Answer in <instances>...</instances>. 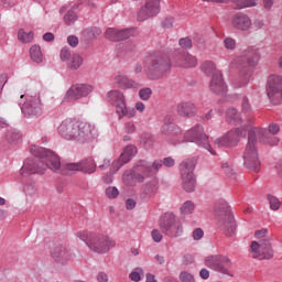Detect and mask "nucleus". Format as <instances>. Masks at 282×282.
Masks as SVG:
<instances>
[{
  "instance_id": "cd10ccee",
  "label": "nucleus",
  "mask_w": 282,
  "mask_h": 282,
  "mask_svg": "<svg viewBox=\"0 0 282 282\" xmlns=\"http://www.w3.org/2000/svg\"><path fill=\"white\" fill-rule=\"evenodd\" d=\"M239 63H245L243 67H257L259 63V53L256 50L248 48L243 55L239 57Z\"/></svg>"
},
{
  "instance_id": "f257e3e1",
  "label": "nucleus",
  "mask_w": 282,
  "mask_h": 282,
  "mask_svg": "<svg viewBox=\"0 0 282 282\" xmlns=\"http://www.w3.org/2000/svg\"><path fill=\"white\" fill-rule=\"evenodd\" d=\"M31 153L33 156L28 158L20 170V174L23 177L35 174L44 175L47 169L55 171V173H63L61 170V158L54 151L33 145Z\"/></svg>"
},
{
  "instance_id": "5fc2aeb1",
  "label": "nucleus",
  "mask_w": 282,
  "mask_h": 282,
  "mask_svg": "<svg viewBox=\"0 0 282 282\" xmlns=\"http://www.w3.org/2000/svg\"><path fill=\"white\" fill-rule=\"evenodd\" d=\"M59 58L63 62L69 61V58H72V52L69 51V47L65 46L62 48L59 53Z\"/></svg>"
},
{
  "instance_id": "20e7f679",
  "label": "nucleus",
  "mask_w": 282,
  "mask_h": 282,
  "mask_svg": "<svg viewBox=\"0 0 282 282\" xmlns=\"http://www.w3.org/2000/svg\"><path fill=\"white\" fill-rule=\"evenodd\" d=\"M171 58L161 52L152 53L145 62V74L149 80H162L171 72Z\"/></svg>"
},
{
  "instance_id": "c756f323",
  "label": "nucleus",
  "mask_w": 282,
  "mask_h": 282,
  "mask_svg": "<svg viewBox=\"0 0 282 282\" xmlns=\"http://www.w3.org/2000/svg\"><path fill=\"white\" fill-rule=\"evenodd\" d=\"M115 83L120 89H135L138 87V83L124 75L116 76Z\"/></svg>"
},
{
  "instance_id": "ea45409f",
  "label": "nucleus",
  "mask_w": 282,
  "mask_h": 282,
  "mask_svg": "<svg viewBox=\"0 0 282 282\" xmlns=\"http://www.w3.org/2000/svg\"><path fill=\"white\" fill-rule=\"evenodd\" d=\"M77 20L78 15L76 14V11H74V9H69L64 15V22L66 23V25H74Z\"/></svg>"
},
{
  "instance_id": "4c0bfd02",
  "label": "nucleus",
  "mask_w": 282,
  "mask_h": 282,
  "mask_svg": "<svg viewBox=\"0 0 282 282\" xmlns=\"http://www.w3.org/2000/svg\"><path fill=\"white\" fill-rule=\"evenodd\" d=\"M118 29L116 28H108L104 34L107 41H111L112 43H118Z\"/></svg>"
},
{
  "instance_id": "864d4df0",
  "label": "nucleus",
  "mask_w": 282,
  "mask_h": 282,
  "mask_svg": "<svg viewBox=\"0 0 282 282\" xmlns=\"http://www.w3.org/2000/svg\"><path fill=\"white\" fill-rule=\"evenodd\" d=\"M173 23H175V18H165L161 22V28H163V30H171Z\"/></svg>"
},
{
  "instance_id": "4d7b16f0",
  "label": "nucleus",
  "mask_w": 282,
  "mask_h": 282,
  "mask_svg": "<svg viewBox=\"0 0 282 282\" xmlns=\"http://www.w3.org/2000/svg\"><path fill=\"white\" fill-rule=\"evenodd\" d=\"M242 111L243 113H250V111H252V106H250V100H248V97L242 98Z\"/></svg>"
},
{
  "instance_id": "1a4fd4ad",
  "label": "nucleus",
  "mask_w": 282,
  "mask_h": 282,
  "mask_svg": "<svg viewBox=\"0 0 282 282\" xmlns=\"http://www.w3.org/2000/svg\"><path fill=\"white\" fill-rule=\"evenodd\" d=\"M254 129L252 126H247L243 128H236L228 131L225 135L215 140V144L217 147H225L226 149H232V147H237L239 142H241V138H246V133L248 137V130Z\"/></svg>"
},
{
  "instance_id": "de8ad7c7",
  "label": "nucleus",
  "mask_w": 282,
  "mask_h": 282,
  "mask_svg": "<svg viewBox=\"0 0 282 282\" xmlns=\"http://www.w3.org/2000/svg\"><path fill=\"white\" fill-rule=\"evenodd\" d=\"M117 115L119 116V120H122V118H124V116H127V118H134L135 110L133 108H131V109L127 108V105H126L123 112H117Z\"/></svg>"
},
{
  "instance_id": "6ab92c4d",
  "label": "nucleus",
  "mask_w": 282,
  "mask_h": 282,
  "mask_svg": "<svg viewBox=\"0 0 282 282\" xmlns=\"http://www.w3.org/2000/svg\"><path fill=\"white\" fill-rule=\"evenodd\" d=\"M160 14V0H145L144 7H142L138 14V21H147L151 17H158Z\"/></svg>"
},
{
  "instance_id": "0eeeda50",
  "label": "nucleus",
  "mask_w": 282,
  "mask_h": 282,
  "mask_svg": "<svg viewBox=\"0 0 282 282\" xmlns=\"http://www.w3.org/2000/svg\"><path fill=\"white\" fill-rule=\"evenodd\" d=\"M159 226L161 232H163V235H166V237L177 238L182 237V232H184L182 223L177 221V218L173 213H165L160 218Z\"/></svg>"
},
{
  "instance_id": "052dcab7",
  "label": "nucleus",
  "mask_w": 282,
  "mask_h": 282,
  "mask_svg": "<svg viewBox=\"0 0 282 282\" xmlns=\"http://www.w3.org/2000/svg\"><path fill=\"white\" fill-rule=\"evenodd\" d=\"M67 43L68 45H70V47H78V36L69 35L67 37Z\"/></svg>"
},
{
  "instance_id": "603ef678",
  "label": "nucleus",
  "mask_w": 282,
  "mask_h": 282,
  "mask_svg": "<svg viewBox=\"0 0 282 282\" xmlns=\"http://www.w3.org/2000/svg\"><path fill=\"white\" fill-rule=\"evenodd\" d=\"M224 46L226 50H235L237 47V41L232 37H226L224 40Z\"/></svg>"
},
{
  "instance_id": "dca6fc26",
  "label": "nucleus",
  "mask_w": 282,
  "mask_h": 282,
  "mask_svg": "<svg viewBox=\"0 0 282 282\" xmlns=\"http://www.w3.org/2000/svg\"><path fill=\"white\" fill-rule=\"evenodd\" d=\"M251 250L253 252V259L270 260L274 257V250H272V243L270 240H261L251 242Z\"/></svg>"
},
{
  "instance_id": "f03ea898",
  "label": "nucleus",
  "mask_w": 282,
  "mask_h": 282,
  "mask_svg": "<svg viewBox=\"0 0 282 282\" xmlns=\"http://www.w3.org/2000/svg\"><path fill=\"white\" fill-rule=\"evenodd\" d=\"M259 140L262 144H269L270 147H276L281 140L274 135H270L264 128H250L248 130V142L242 155L243 164L249 171L259 173L261 171V161H259V150H257V142Z\"/></svg>"
},
{
  "instance_id": "c9c22d12",
  "label": "nucleus",
  "mask_w": 282,
  "mask_h": 282,
  "mask_svg": "<svg viewBox=\"0 0 282 282\" xmlns=\"http://www.w3.org/2000/svg\"><path fill=\"white\" fill-rule=\"evenodd\" d=\"M202 70L207 75V76H212L213 78V75L214 74H217V72H220V70H217V66L210 62V61H207L205 62L203 65H202Z\"/></svg>"
},
{
  "instance_id": "f8f14e48",
  "label": "nucleus",
  "mask_w": 282,
  "mask_h": 282,
  "mask_svg": "<svg viewBox=\"0 0 282 282\" xmlns=\"http://www.w3.org/2000/svg\"><path fill=\"white\" fill-rule=\"evenodd\" d=\"M20 101L18 102L19 107H21V111L25 118H37V116L43 115V107L41 106V99L36 97H25V95H21ZM23 98L25 101L23 102Z\"/></svg>"
},
{
  "instance_id": "a878e982",
  "label": "nucleus",
  "mask_w": 282,
  "mask_h": 282,
  "mask_svg": "<svg viewBox=\"0 0 282 282\" xmlns=\"http://www.w3.org/2000/svg\"><path fill=\"white\" fill-rule=\"evenodd\" d=\"M139 164L135 166V170H130L127 171L123 175H122V180H123V184L126 186H137L138 183L142 184V182H144V180H147V174L142 173V171L138 170Z\"/></svg>"
},
{
  "instance_id": "f3484780",
  "label": "nucleus",
  "mask_w": 282,
  "mask_h": 282,
  "mask_svg": "<svg viewBox=\"0 0 282 282\" xmlns=\"http://www.w3.org/2000/svg\"><path fill=\"white\" fill-rule=\"evenodd\" d=\"M94 91V87L87 84H76L73 85L66 93L64 97V102H74L79 100V98H85V96H89Z\"/></svg>"
},
{
  "instance_id": "a18cd8bd",
  "label": "nucleus",
  "mask_w": 282,
  "mask_h": 282,
  "mask_svg": "<svg viewBox=\"0 0 282 282\" xmlns=\"http://www.w3.org/2000/svg\"><path fill=\"white\" fill-rule=\"evenodd\" d=\"M241 74L243 75V78L239 83L238 87H246V85H248V83H250V76H252V70H250L249 68H247L246 70L242 69Z\"/></svg>"
},
{
  "instance_id": "6e6552de",
  "label": "nucleus",
  "mask_w": 282,
  "mask_h": 282,
  "mask_svg": "<svg viewBox=\"0 0 282 282\" xmlns=\"http://www.w3.org/2000/svg\"><path fill=\"white\" fill-rule=\"evenodd\" d=\"M184 138L187 142H195L197 147L206 149L212 155H217V152L213 150L210 141L208 140L206 132H204V127L202 124H196L192 129L187 130Z\"/></svg>"
},
{
  "instance_id": "a211bd4d",
  "label": "nucleus",
  "mask_w": 282,
  "mask_h": 282,
  "mask_svg": "<svg viewBox=\"0 0 282 282\" xmlns=\"http://www.w3.org/2000/svg\"><path fill=\"white\" fill-rule=\"evenodd\" d=\"M161 133L164 135L165 140L171 144H180L182 142V129L175 123H164L161 127Z\"/></svg>"
},
{
  "instance_id": "79ce46f5",
  "label": "nucleus",
  "mask_w": 282,
  "mask_h": 282,
  "mask_svg": "<svg viewBox=\"0 0 282 282\" xmlns=\"http://www.w3.org/2000/svg\"><path fill=\"white\" fill-rule=\"evenodd\" d=\"M142 276H144V270H142V268H135V270L129 274L130 281L134 282L142 281Z\"/></svg>"
},
{
  "instance_id": "4468645a",
  "label": "nucleus",
  "mask_w": 282,
  "mask_h": 282,
  "mask_svg": "<svg viewBox=\"0 0 282 282\" xmlns=\"http://www.w3.org/2000/svg\"><path fill=\"white\" fill-rule=\"evenodd\" d=\"M205 265L215 272L220 274H229L230 268H232V261L226 256H209L205 258Z\"/></svg>"
},
{
  "instance_id": "2eb2a0df",
  "label": "nucleus",
  "mask_w": 282,
  "mask_h": 282,
  "mask_svg": "<svg viewBox=\"0 0 282 282\" xmlns=\"http://www.w3.org/2000/svg\"><path fill=\"white\" fill-rule=\"evenodd\" d=\"M96 161L93 158L84 159L77 163L61 164L62 174H65V171H79L80 173H85V175H91L96 173Z\"/></svg>"
},
{
  "instance_id": "412c9836",
  "label": "nucleus",
  "mask_w": 282,
  "mask_h": 282,
  "mask_svg": "<svg viewBox=\"0 0 282 282\" xmlns=\"http://www.w3.org/2000/svg\"><path fill=\"white\" fill-rule=\"evenodd\" d=\"M159 189L160 181H158V178H152L141 186L139 197L143 202H149V199H153V197L158 195Z\"/></svg>"
},
{
  "instance_id": "13d9d810",
  "label": "nucleus",
  "mask_w": 282,
  "mask_h": 282,
  "mask_svg": "<svg viewBox=\"0 0 282 282\" xmlns=\"http://www.w3.org/2000/svg\"><path fill=\"white\" fill-rule=\"evenodd\" d=\"M24 193L25 195H30V196L35 195L36 187L34 186V184L29 183L24 186Z\"/></svg>"
},
{
  "instance_id": "58836bf2",
  "label": "nucleus",
  "mask_w": 282,
  "mask_h": 282,
  "mask_svg": "<svg viewBox=\"0 0 282 282\" xmlns=\"http://www.w3.org/2000/svg\"><path fill=\"white\" fill-rule=\"evenodd\" d=\"M194 210H195V203H193L192 200H186L181 206V215H193Z\"/></svg>"
},
{
  "instance_id": "69168bd1",
  "label": "nucleus",
  "mask_w": 282,
  "mask_h": 282,
  "mask_svg": "<svg viewBox=\"0 0 282 282\" xmlns=\"http://www.w3.org/2000/svg\"><path fill=\"white\" fill-rule=\"evenodd\" d=\"M124 131H126V133H134L135 132V124H133L132 122L126 123Z\"/></svg>"
},
{
  "instance_id": "680f3d73",
  "label": "nucleus",
  "mask_w": 282,
  "mask_h": 282,
  "mask_svg": "<svg viewBox=\"0 0 282 282\" xmlns=\"http://www.w3.org/2000/svg\"><path fill=\"white\" fill-rule=\"evenodd\" d=\"M203 237H204V229L196 228L193 231V239H195V241H199V239H202Z\"/></svg>"
},
{
  "instance_id": "9d476101",
  "label": "nucleus",
  "mask_w": 282,
  "mask_h": 282,
  "mask_svg": "<svg viewBox=\"0 0 282 282\" xmlns=\"http://www.w3.org/2000/svg\"><path fill=\"white\" fill-rule=\"evenodd\" d=\"M162 166L173 169V166H175V159L167 156L163 160H155L152 163L149 161H140V165H138V171H141V173L147 175V177H152V175L158 174V171H160Z\"/></svg>"
},
{
  "instance_id": "393cba45",
  "label": "nucleus",
  "mask_w": 282,
  "mask_h": 282,
  "mask_svg": "<svg viewBox=\"0 0 282 282\" xmlns=\"http://www.w3.org/2000/svg\"><path fill=\"white\" fill-rule=\"evenodd\" d=\"M138 153V148L135 145H128L123 150V153L118 158L117 161L112 163L113 172L120 171L124 164H128V162H131V160L134 158V155Z\"/></svg>"
},
{
  "instance_id": "39448f33",
  "label": "nucleus",
  "mask_w": 282,
  "mask_h": 282,
  "mask_svg": "<svg viewBox=\"0 0 282 282\" xmlns=\"http://www.w3.org/2000/svg\"><path fill=\"white\" fill-rule=\"evenodd\" d=\"M76 237L85 241L86 246L97 254H107L111 248L116 247V241L105 235L93 234L89 231L77 232Z\"/></svg>"
},
{
  "instance_id": "3c124183",
  "label": "nucleus",
  "mask_w": 282,
  "mask_h": 282,
  "mask_svg": "<svg viewBox=\"0 0 282 282\" xmlns=\"http://www.w3.org/2000/svg\"><path fill=\"white\" fill-rule=\"evenodd\" d=\"M106 195L108 199H116L118 195H120V191H118V187H108L106 188Z\"/></svg>"
},
{
  "instance_id": "bf43d9fd",
  "label": "nucleus",
  "mask_w": 282,
  "mask_h": 282,
  "mask_svg": "<svg viewBox=\"0 0 282 282\" xmlns=\"http://www.w3.org/2000/svg\"><path fill=\"white\" fill-rule=\"evenodd\" d=\"M151 235L155 243H160V241H162L163 239V236L160 234V230L158 229H153Z\"/></svg>"
},
{
  "instance_id": "774afa93",
  "label": "nucleus",
  "mask_w": 282,
  "mask_h": 282,
  "mask_svg": "<svg viewBox=\"0 0 282 282\" xmlns=\"http://www.w3.org/2000/svg\"><path fill=\"white\" fill-rule=\"evenodd\" d=\"M97 281L98 282H109V276L105 272H100L97 275Z\"/></svg>"
},
{
  "instance_id": "4be33fe9",
  "label": "nucleus",
  "mask_w": 282,
  "mask_h": 282,
  "mask_svg": "<svg viewBox=\"0 0 282 282\" xmlns=\"http://www.w3.org/2000/svg\"><path fill=\"white\" fill-rule=\"evenodd\" d=\"M209 89L217 96H226V94H228V85H226V82H224V75L221 72H216L213 74L209 83Z\"/></svg>"
},
{
  "instance_id": "9b49d317",
  "label": "nucleus",
  "mask_w": 282,
  "mask_h": 282,
  "mask_svg": "<svg viewBox=\"0 0 282 282\" xmlns=\"http://www.w3.org/2000/svg\"><path fill=\"white\" fill-rule=\"evenodd\" d=\"M180 171L184 191H186V193H193L196 186L195 174L193 173V171H195V161H183L180 164Z\"/></svg>"
},
{
  "instance_id": "aec40b11",
  "label": "nucleus",
  "mask_w": 282,
  "mask_h": 282,
  "mask_svg": "<svg viewBox=\"0 0 282 282\" xmlns=\"http://www.w3.org/2000/svg\"><path fill=\"white\" fill-rule=\"evenodd\" d=\"M51 256L55 263H58L59 265H67V263L72 261L74 253H72V249L67 246L58 245L52 249Z\"/></svg>"
},
{
  "instance_id": "2f4dec72",
  "label": "nucleus",
  "mask_w": 282,
  "mask_h": 282,
  "mask_svg": "<svg viewBox=\"0 0 282 282\" xmlns=\"http://www.w3.org/2000/svg\"><path fill=\"white\" fill-rule=\"evenodd\" d=\"M23 138V134L17 129H10L6 133V140L9 144H19L20 140Z\"/></svg>"
},
{
  "instance_id": "09e8293b",
  "label": "nucleus",
  "mask_w": 282,
  "mask_h": 282,
  "mask_svg": "<svg viewBox=\"0 0 282 282\" xmlns=\"http://www.w3.org/2000/svg\"><path fill=\"white\" fill-rule=\"evenodd\" d=\"M181 282H195V276L188 271H182L178 275Z\"/></svg>"
},
{
  "instance_id": "0e129e2a",
  "label": "nucleus",
  "mask_w": 282,
  "mask_h": 282,
  "mask_svg": "<svg viewBox=\"0 0 282 282\" xmlns=\"http://www.w3.org/2000/svg\"><path fill=\"white\" fill-rule=\"evenodd\" d=\"M6 83H8V75H0V94H2L3 87H6Z\"/></svg>"
},
{
  "instance_id": "c85d7f7f",
  "label": "nucleus",
  "mask_w": 282,
  "mask_h": 282,
  "mask_svg": "<svg viewBox=\"0 0 282 282\" xmlns=\"http://www.w3.org/2000/svg\"><path fill=\"white\" fill-rule=\"evenodd\" d=\"M176 111L181 118H193L197 115V107L193 102L184 101L177 105Z\"/></svg>"
},
{
  "instance_id": "c03bdc74",
  "label": "nucleus",
  "mask_w": 282,
  "mask_h": 282,
  "mask_svg": "<svg viewBox=\"0 0 282 282\" xmlns=\"http://www.w3.org/2000/svg\"><path fill=\"white\" fill-rule=\"evenodd\" d=\"M268 202L270 204L271 210H279L281 208V200L276 198V196H273L271 194H268Z\"/></svg>"
},
{
  "instance_id": "6e6d98bb",
  "label": "nucleus",
  "mask_w": 282,
  "mask_h": 282,
  "mask_svg": "<svg viewBox=\"0 0 282 282\" xmlns=\"http://www.w3.org/2000/svg\"><path fill=\"white\" fill-rule=\"evenodd\" d=\"M268 133H271V135H276V133H279V131H281V127L279 126V123H270L269 128H268Z\"/></svg>"
},
{
  "instance_id": "b1692460",
  "label": "nucleus",
  "mask_w": 282,
  "mask_h": 282,
  "mask_svg": "<svg viewBox=\"0 0 282 282\" xmlns=\"http://www.w3.org/2000/svg\"><path fill=\"white\" fill-rule=\"evenodd\" d=\"M174 61L176 63V67H185L186 69L197 67V57L191 55L184 50L175 52Z\"/></svg>"
},
{
  "instance_id": "72a5a7b5",
  "label": "nucleus",
  "mask_w": 282,
  "mask_h": 282,
  "mask_svg": "<svg viewBox=\"0 0 282 282\" xmlns=\"http://www.w3.org/2000/svg\"><path fill=\"white\" fill-rule=\"evenodd\" d=\"M82 66H83V57L78 54H73L70 59H68L67 62V67L69 69L76 70V69H80Z\"/></svg>"
},
{
  "instance_id": "f704fd0d",
  "label": "nucleus",
  "mask_w": 282,
  "mask_h": 282,
  "mask_svg": "<svg viewBox=\"0 0 282 282\" xmlns=\"http://www.w3.org/2000/svg\"><path fill=\"white\" fill-rule=\"evenodd\" d=\"M18 39L21 43H32V41H34V32L30 31L26 33L25 30L20 29L18 31Z\"/></svg>"
},
{
  "instance_id": "e2e57ef3",
  "label": "nucleus",
  "mask_w": 282,
  "mask_h": 282,
  "mask_svg": "<svg viewBox=\"0 0 282 282\" xmlns=\"http://www.w3.org/2000/svg\"><path fill=\"white\" fill-rule=\"evenodd\" d=\"M138 203L135 202V199H133V198H128L127 200H126V208H127V210H133V208H135V205H137Z\"/></svg>"
},
{
  "instance_id": "37998d69",
  "label": "nucleus",
  "mask_w": 282,
  "mask_h": 282,
  "mask_svg": "<svg viewBox=\"0 0 282 282\" xmlns=\"http://www.w3.org/2000/svg\"><path fill=\"white\" fill-rule=\"evenodd\" d=\"M85 34L88 36V39H97V36H100V34H102V30H100V28L98 26H93L89 29H86Z\"/></svg>"
},
{
  "instance_id": "7ed1b4c3",
  "label": "nucleus",
  "mask_w": 282,
  "mask_h": 282,
  "mask_svg": "<svg viewBox=\"0 0 282 282\" xmlns=\"http://www.w3.org/2000/svg\"><path fill=\"white\" fill-rule=\"evenodd\" d=\"M57 132L64 140H75L80 144L94 140V129L91 124L83 121L66 119L58 126Z\"/></svg>"
},
{
  "instance_id": "423d86ee",
  "label": "nucleus",
  "mask_w": 282,
  "mask_h": 282,
  "mask_svg": "<svg viewBox=\"0 0 282 282\" xmlns=\"http://www.w3.org/2000/svg\"><path fill=\"white\" fill-rule=\"evenodd\" d=\"M217 226L225 237H232L237 231L235 215L226 200H220L215 207Z\"/></svg>"
},
{
  "instance_id": "bb28decb",
  "label": "nucleus",
  "mask_w": 282,
  "mask_h": 282,
  "mask_svg": "<svg viewBox=\"0 0 282 282\" xmlns=\"http://www.w3.org/2000/svg\"><path fill=\"white\" fill-rule=\"evenodd\" d=\"M231 25L236 28V30H240L241 32H248L250 28H252V21L250 17L243 12H238L234 14L231 18Z\"/></svg>"
},
{
  "instance_id": "ddd939ff",
  "label": "nucleus",
  "mask_w": 282,
  "mask_h": 282,
  "mask_svg": "<svg viewBox=\"0 0 282 282\" xmlns=\"http://www.w3.org/2000/svg\"><path fill=\"white\" fill-rule=\"evenodd\" d=\"M267 96L272 105L282 102V76L270 75L267 80Z\"/></svg>"
},
{
  "instance_id": "49530a36",
  "label": "nucleus",
  "mask_w": 282,
  "mask_h": 282,
  "mask_svg": "<svg viewBox=\"0 0 282 282\" xmlns=\"http://www.w3.org/2000/svg\"><path fill=\"white\" fill-rule=\"evenodd\" d=\"M153 96V90L149 87L139 90V98L141 100H149Z\"/></svg>"
},
{
  "instance_id": "338daca9",
  "label": "nucleus",
  "mask_w": 282,
  "mask_h": 282,
  "mask_svg": "<svg viewBox=\"0 0 282 282\" xmlns=\"http://www.w3.org/2000/svg\"><path fill=\"white\" fill-rule=\"evenodd\" d=\"M104 184H112L113 183V175L111 173H107L102 176Z\"/></svg>"
},
{
  "instance_id": "e433bc0d",
  "label": "nucleus",
  "mask_w": 282,
  "mask_h": 282,
  "mask_svg": "<svg viewBox=\"0 0 282 282\" xmlns=\"http://www.w3.org/2000/svg\"><path fill=\"white\" fill-rule=\"evenodd\" d=\"M232 3H235L238 10H243V8H254L257 0H232Z\"/></svg>"
},
{
  "instance_id": "5701e85b",
  "label": "nucleus",
  "mask_w": 282,
  "mask_h": 282,
  "mask_svg": "<svg viewBox=\"0 0 282 282\" xmlns=\"http://www.w3.org/2000/svg\"><path fill=\"white\" fill-rule=\"evenodd\" d=\"M107 100L110 105L116 107V113H124V106L127 105V99L124 93L120 90H110L107 94Z\"/></svg>"
},
{
  "instance_id": "a19ab883",
  "label": "nucleus",
  "mask_w": 282,
  "mask_h": 282,
  "mask_svg": "<svg viewBox=\"0 0 282 282\" xmlns=\"http://www.w3.org/2000/svg\"><path fill=\"white\" fill-rule=\"evenodd\" d=\"M133 29H121L118 31V43L120 41H127L128 39H131L133 36Z\"/></svg>"
},
{
  "instance_id": "8fccbe9b",
  "label": "nucleus",
  "mask_w": 282,
  "mask_h": 282,
  "mask_svg": "<svg viewBox=\"0 0 282 282\" xmlns=\"http://www.w3.org/2000/svg\"><path fill=\"white\" fill-rule=\"evenodd\" d=\"M178 44L183 50H192L193 48V40L191 37H182L178 41Z\"/></svg>"
},
{
  "instance_id": "7c9ffc66",
  "label": "nucleus",
  "mask_w": 282,
  "mask_h": 282,
  "mask_svg": "<svg viewBox=\"0 0 282 282\" xmlns=\"http://www.w3.org/2000/svg\"><path fill=\"white\" fill-rule=\"evenodd\" d=\"M226 120L229 124L237 126L241 124L243 122V119H241V112L237 110V108H228L226 111Z\"/></svg>"
},
{
  "instance_id": "473e14b6",
  "label": "nucleus",
  "mask_w": 282,
  "mask_h": 282,
  "mask_svg": "<svg viewBox=\"0 0 282 282\" xmlns=\"http://www.w3.org/2000/svg\"><path fill=\"white\" fill-rule=\"evenodd\" d=\"M30 57L33 63H43V52L40 45H33L30 48Z\"/></svg>"
}]
</instances>
